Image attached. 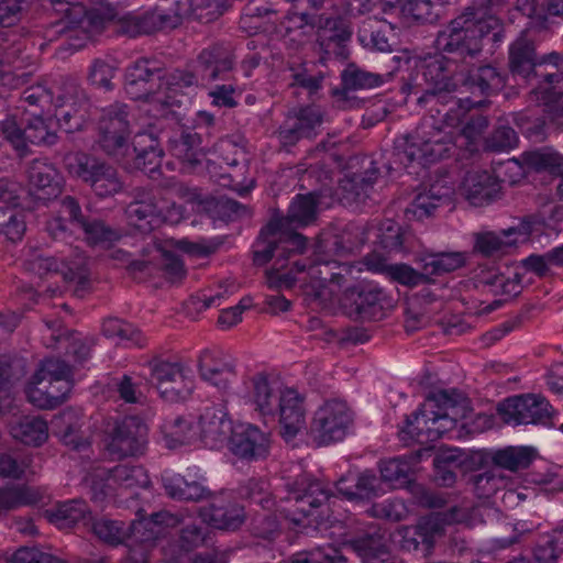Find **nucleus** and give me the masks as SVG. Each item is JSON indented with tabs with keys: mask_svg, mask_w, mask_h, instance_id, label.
I'll return each mask as SVG.
<instances>
[{
	"mask_svg": "<svg viewBox=\"0 0 563 563\" xmlns=\"http://www.w3.org/2000/svg\"><path fill=\"white\" fill-rule=\"evenodd\" d=\"M287 487L288 501L292 500L294 505L287 508H277L274 514L271 511L275 507V500L268 490L269 484L266 479L251 477L239 487V494L242 498L268 511L263 515V521L267 526L261 533L264 538H268L273 532L279 530L280 520L278 516L297 527L303 526L305 519H309V525L312 522L319 523L323 520L322 509L330 499L331 492L322 481L311 474L302 473L287 483Z\"/></svg>",
	"mask_w": 563,
	"mask_h": 563,
	"instance_id": "f257e3e1",
	"label": "nucleus"
},
{
	"mask_svg": "<svg viewBox=\"0 0 563 563\" xmlns=\"http://www.w3.org/2000/svg\"><path fill=\"white\" fill-rule=\"evenodd\" d=\"M504 37L503 21L471 4L438 31L434 46L460 65L477 58L486 43L498 45Z\"/></svg>",
	"mask_w": 563,
	"mask_h": 563,
	"instance_id": "f03ea898",
	"label": "nucleus"
},
{
	"mask_svg": "<svg viewBox=\"0 0 563 563\" xmlns=\"http://www.w3.org/2000/svg\"><path fill=\"white\" fill-rule=\"evenodd\" d=\"M406 64L411 71L402 77L404 93H421L417 98L421 106L434 100L441 104L452 103L450 111L461 108L463 100L453 96L459 86L455 76L460 65L456 62L438 51L433 55L408 58Z\"/></svg>",
	"mask_w": 563,
	"mask_h": 563,
	"instance_id": "7ed1b4c3",
	"label": "nucleus"
},
{
	"mask_svg": "<svg viewBox=\"0 0 563 563\" xmlns=\"http://www.w3.org/2000/svg\"><path fill=\"white\" fill-rule=\"evenodd\" d=\"M452 135L435 125L433 119L423 120L412 133L395 140L393 162L383 163L388 175L397 169L393 164L408 167L412 163L426 167L450 156Z\"/></svg>",
	"mask_w": 563,
	"mask_h": 563,
	"instance_id": "20e7f679",
	"label": "nucleus"
},
{
	"mask_svg": "<svg viewBox=\"0 0 563 563\" xmlns=\"http://www.w3.org/2000/svg\"><path fill=\"white\" fill-rule=\"evenodd\" d=\"M58 212V217L47 223V231L53 240L69 243L68 240L76 230L82 231L91 244L113 243L121 238L120 232L104 221L84 216L79 202L71 196H65L60 200Z\"/></svg>",
	"mask_w": 563,
	"mask_h": 563,
	"instance_id": "39448f33",
	"label": "nucleus"
},
{
	"mask_svg": "<svg viewBox=\"0 0 563 563\" xmlns=\"http://www.w3.org/2000/svg\"><path fill=\"white\" fill-rule=\"evenodd\" d=\"M132 133L130 106L117 101L101 109L96 145L102 153L115 159L124 158L130 151Z\"/></svg>",
	"mask_w": 563,
	"mask_h": 563,
	"instance_id": "423d86ee",
	"label": "nucleus"
},
{
	"mask_svg": "<svg viewBox=\"0 0 563 563\" xmlns=\"http://www.w3.org/2000/svg\"><path fill=\"white\" fill-rule=\"evenodd\" d=\"M68 173L84 181L99 198L117 195L123 188L118 169L111 164L86 153H75L65 157Z\"/></svg>",
	"mask_w": 563,
	"mask_h": 563,
	"instance_id": "0eeeda50",
	"label": "nucleus"
},
{
	"mask_svg": "<svg viewBox=\"0 0 563 563\" xmlns=\"http://www.w3.org/2000/svg\"><path fill=\"white\" fill-rule=\"evenodd\" d=\"M325 115L317 104H301L288 110L276 131L280 147L289 153L301 140H314L321 133Z\"/></svg>",
	"mask_w": 563,
	"mask_h": 563,
	"instance_id": "6e6552de",
	"label": "nucleus"
},
{
	"mask_svg": "<svg viewBox=\"0 0 563 563\" xmlns=\"http://www.w3.org/2000/svg\"><path fill=\"white\" fill-rule=\"evenodd\" d=\"M497 412L507 424H534L550 427L554 409L549 400L539 394L510 396L497 405Z\"/></svg>",
	"mask_w": 563,
	"mask_h": 563,
	"instance_id": "1a4fd4ad",
	"label": "nucleus"
},
{
	"mask_svg": "<svg viewBox=\"0 0 563 563\" xmlns=\"http://www.w3.org/2000/svg\"><path fill=\"white\" fill-rule=\"evenodd\" d=\"M180 521L179 516L167 510H161L147 518H141L134 527V532L129 538L124 563H148L150 552L155 547L156 541L165 534V529L174 528Z\"/></svg>",
	"mask_w": 563,
	"mask_h": 563,
	"instance_id": "9d476101",
	"label": "nucleus"
},
{
	"mask_svg": "<svg viewBox=\"0 0 563 563\" xmlns=\"http://www.w3.org/2000/svg\"><path fill=\"white\" fill-rule=\"evenodd\" d=\"M0 131L21 156L26 154L27 143L53 145L57 141L56 133L41 115L18 119L16 114H10L0 122Z\"/></svg>",
	"mask_w": 563,
	"mask_h": 563,
	"instance_id": "9b49d317",
	"label": "nucleus"
},
{
	"mask_svg": "<svg viewBox=\"0 0 563 563\" xmlns=\"http://www.w3.org/2000/svg\"><path fill=\"white\" fill-rule=\"evenodd\" d=\"M32 269L36 271L40 276L49 273L62 274L66 282L75 285L74 295L78 298H84L92 289L88 258L77 250L62 258L37 256L32 262Z\"/></svg>",
	"mask_w": 563,
	"mask_h": 563,
	"instance_id": "f8f14e48",
	"label": "nucleus"
},
{
	"mask_svg": "<svg viewBox=\"0 0 563 563\" xmlns=\"http://www.w3.org/2000/svg\"><path fill=\"white\" fill-rule=\"evenodd\" d=\"M353 416L345 401H325L313 413L310 434L319 445L342 441L352 426Z\"/></svg>",
	"mask_w": 563,
	"mask_h": 563,
	"instance_id": "ddd939ff",
	"label": "nucleus"
},
{
	"mask_svg": "<svg viewBox=\"0 0 563 563\" xmlns=\"http://www.w3.org/2000/svg\"><path fill=\"white\" fill-rule=\"evenodd\" d=\"M164 64L150 57H140L124 70V91L131 100H148L163 87Z\"/></svg>",
	"mask_w": 563,
	"mask_h": 563,
	"instance_id": "4468645a",
	"label": "nucleus"
},
{
	"mask_svg": "<svg viewBox=\"0 0 563 563\" xmlns=\"http://www.w3.org/2000/svg\"><path fill=\"white\" fill-rule=\"evenodd\" d=\"M355 166L360 168L346 173L340 180V200L345 206L365 202L380 175L379 162L372 155L355 156L350 161V167Z\"/></svg>",
	"mask_w": 563,
	"mask_h": 563,
	"instance_id": "2eb2a0df",
	"label": "nucleus"
},
{
	"mask_svg": "<svg viewBox=\"0 0 563 563\" xmlns=\"http://www.w3.org/2000/svg\"><path fill=\"white\" fill-rule=\"evenodd\" d=\"M386 301V291L378 284L367 280L346 287L342 297L349 314L363 321L380 319Z\"/></svg>",
	"mask_w": 563,
	"mask_h": 563,
	"instance_id": "dca6fc26",
	"label": "nucleus"
},
{
	"mask_svg": "<svg viewBox=\"0 0 563 563\" xmlns=\"http://www.w3.org/2000/svg\"><path fill=\"white\" fill-rule=\"evenodd\" d=\"M147 426L140 417L126 416L115 422L107 450L118 459L141 455L147 444Z\"/></svg>",
	"mask_w": 563,
	"mask_h": 563,
	"instance_id": "f3484780",
	"label": "nucleus"
},
{
	"mask_svg": "<svg viewBox=\"0 0 563 563\" xmlns=\"http://www.w3.org/2000/svg\"><path fill=\"white\" fill-rule=\"evenodd\" d=\"M340 77L341 87L333 88L332 96L338 106L344 110L360 109L365 104V99L357 97L355 91L380 87L385 82L384 75L367 71L355 63L347 64Z\"/></svg>",
	"mask_w": 563,
	"mask_h": 563,
	"instance_id": "a211bd4d",
	"label": "nucleus"
},
{
	"mask_svg": "<svg viewBox=\"0 0 563 563\" xmlns=\"http://www.w3.org/2000/svg\"><path fill=\"white\" fill-rule=\"evenodd\" d=\"M181 16L176 11H167L159 7L146 11L128 12L119 18V29L129 37L152 34L164 29L176 27Z\"/></svg>",
	"mask_w": 563,
	"mask_h": 563,
	"instance_id": "6ab92c4d",
	"label": "nucleus"
},
{
	"mask_svg": "<svg viewBox=\"0 0 563 563\" xmlns=\"http://www.w3.org/2000/svg\"><path fill=\"white\" fill-rule=\"evenodd\" d=\"M209 504L200 507L199 517L208 527L219 530L235 531L245 520L244 507L231 494H213L208 498Z\"/></svg>",
	"mask_w": 563,
	"mask_h": 563,
	"instance_id": "aec40b11",
	"label": "nucleus"
},
{
	"mask_svg": "<svg viewBox=\"0 0 563 563\" xmlns=\"http://www.w3.org/2000/svg\"><path fill=\"white\" fill-rule=\"evenodd\" d=\"M234 65L233 47L224 42H217L202 48L195 60V67L202 81L227 80Z\"/></svg>",
	"mask_w": 563,
	"mask_h": 563,
	"instance_id": "412c9836",
	"label": "nucleus"
},
{
	"mask_svg": "<svg viewBox=\"0 0 563 563\" xmlns=\"http://www.w3.org/2000/svg\"><path fill=\"white\" fill-rule=\"evenodd\" d=\"M99 476L104 483L100 484L93 481L91 486L93 498L99 500L112 495L115 485L121 488L131 489L134 487H146L150 484L146 470L139 464H119L103 471Z\"/></svg>",
	"mask_w": 563,
	"mask_h": 563,
	"instance_id": "4be33fe9",
	"label": "nucleus"
},
{
	"mask_svg": "<svg viewBox=\"0 0 563 563\" xmlns=\"http://www.w3.org/2000/svg\"><path fill=\"white\" fill-rule=\"evenodd\" d=\"M167 151L172 156L190 167L200 165L206 155L203 133L195 128L178 125L166 133Z\"/></svg>",
	"mask_w": 563,
	"mask_h": 563,
	"instance_id": "5701e85b",
	"label": "nucleus"
},
{
	"mask_svg": "<svg viewBox=\"0 0 563 563\" xmlns=\"http://www.w3.org/2000/svg\"><path fill=\"white\" fill-rule=\"evenodd\" d=\"M230 451L241 460L257 461L268 454L267 435L253 424H238L228 437Z\"/></svg>",
	"mask_w": 563,
	"mask_h": 563,
	"instance_id": "b1692460",
	"label": "nucleus"
},
{
	"mask_svg": "<svg viewBox=\"0 0 563 563\" xmlns=\"http://www.w3.org/2000/svg\"><path fill=\"white\" fill-rule=\"evenodd\" d=\"M297 273L307 272L311 279L318 280L321 286H343L346 275L351 273V265L335 258H328L325 255H316L314 258L294 260Z\"/></svg>",
	"mask_w": 563,
	"mask_h": 563,
	"instance_id": "393cba45",
	"label": "nucleus"
},
{
	"mask_svg": "<svg viewBox=\"0 0 563 563\" xmlns=\"http://www.w3.org/2000/svg\"><path fill=\"white\" fill-rule=\"evenodd\" d=\"M366 263L373 272L385 274L390 282L410 289L438 285V280H433L424 271V263H420V269H416L407 263L388 264L385 258L380 257L367 258Z\"/></svg>",
	"mask_w": 563,
	"mask_h": 563,
	"instance_id": "a878e982",
	"label": "nucleus"
},
{
	"mask_svg": "<svg viewBox=\"0 0 563 563\" xmlns=\"http://www.w3.org/2000/svg\"><path fill=\"white\" fill-rule=\"evenodd\" d=\"M205 482L203 476L192 475L191 473L181 475L164 472L162 474V484L166 495L181 501L198 503L208 499L212 492L205 485Z\"/></svg>",
	"mask_w": 563,
	"mask_h": 563,
	"instance_id": "bb28decb",
	"label": "nucleus"
},
{
	"mask_svg": "<svg viewBox=\"0 0 563 563\" xmlns=\"http://www.w3.org/2000/svg\"><path fill=\"white\" fill-rule=\"evenodd\" d=\"M335 489L340 498L356 506L367 505L382 494L379 479L369 470L360 473L356 478L342 476L336 481Z\"/></svg>",
	"mask_w": 563,
	"mask_h": 563,
	"instance_id": "cd10ccee",
	"label": "nucleus"
},
{
	"mask_svg": "<svg viewBox=\"0 0 563 563\" xmlns=\"http://www.w3.org/2000/svg\"><path fill=\"white\" fill-rule=\"evenodd\" d=\"M280 435L285 441L294 440L306 427L305 398L294 388H285L277 407Z\"/></svg>",
	"mask_w": 563,
	"mask_h": 563,
	"instance_id": "c85d7f7f",
	"label": "nucleus"
},
{
	"mask_svg": "<svg viewBox=\"0 0 563 563\" xmlns=\"http://www.w3.org/2000/svg\"><path fill=\"white\" fill-rule=\"evenodd\" d=\"M431 446H424L410 454L382 460L378 464L380 473V477H378L379 483H387L391 488L406 486L410 482L415 465L423 457L431 456Z\"/></svg>",
	"mask_w": 563,
	"mask_h": 563,
	"instance_id": "c756f323",
	"label": "nucleus"
},
{
	"mask_svg": "<svg viewBox=\"0 0 563 563\" xmlns=\"http://www.w3.org/2000/svg\"><path fill=\"white\" fill-rule=\"evenodd\" d=\"M540 58L536 43L528 37L520 36L509 46L508 67L514 77H520L532 84L540 69Z\"/></svg>",
	"mask_w": 563,
	"mask_h": 563,
	"instance_id": "7c9ffc66",
	"label": "nucleus"
},
{
	"mask_svg": "<svg viewBox=\"0 0 563 563\" xmlns=\"http://www.w3.org/2000/svg\"><path fill=\"white\" fill-rule=\"evenodd\" d=\"M507 84V74L486 64L472 66L463 74L462 85L472 93L490 97L500 92Z\"/></svg>",
	"mask_w": 563,
	"mask_h": 563,
	"instance_id": "2f4dec72",
	"label": "nucleus"
},
{
	"mask_svg": "<svg viewBox=\"0 0 563 563\" xmlns=\"http://www.w3.org/2000/svg\"><path fill=\"white\" fill-rule=\"evenodd\" d=\"M319 202L320 194L317 191H310L305 195L297 194L291 199L286 216L275 212L271 220H276L279 229L284 225L297 229L306 228L317 221Z\"/></svg>",
	"mask_w": 563,
	"mask_h": 563,
	"instance_id": "473e14b6",
	"label": "nucleus"
},
{
	"mask_svg": "<svg viewBox=\"0 0 563 563\" xmlns=\"http://www.w3.org/2000/svg\"><path fill=\"white\" fill-rule=\"evenodd\" d=\"M30 194L38 201L47 202L62 191L57 169L42 159H34L27 169Z\"/></svg>",
	"mask_w": 563,
	"mask_h": 563,
	"instance_id": "72a5a7b5",
	"label": "nucleus"
},
{
	"mask_svg": "<svg viewBox=\"0 0 563 563\" xmlns=\"http://www.w3.org/2000/svg\"><path fill=\"white\" fill-rule=\"evenodd\" d=\"M344 545L352 550L362 561L367 563L379 554H387L386 532L377 525H368L350 536Z\"/></svg>",
	"mask_w": 563,
	"mask_h": 563,
	"instance_id": "f704fd0d",
	"label": "nucleus"
},
{
	"mask_svg": "<svg viewBox=\"0 0 563 563\" xmlns=\"http://www.w3.org/2000/svg\"><path fill=\"white\" fill-rule=\"evenodd\" d=\"M200 437L206 445L217 448L224 443L233 429L223 405L206 406L199 417Z\"/></svg>",
	"mask_w": 563,
	"mask_h": 563,
	"instance_id": "c9c22d12",
	"label": "nucleus"
},
{
	"mask_svg": "<svg viewBox=\"0 0 563 563\" xmlns=\"http://www.w3.org/2000/svg\"><path fill=\"white\" fill-rule=\"evenodd\" d=\"M125 214L129 224L141 234L151 233L162 222V211L155 197L144 191L136 192L134 200L128 205Z\"/></svg>",
	"mask_w": 563,
	"mask_h": 563,
	"instance_id": "e433bc0d",
	"label": "nucleus"
},
{
	"mask_svg": "<svg viewBox=\"0 0 563 563\" xmlns=\"http://www.w3.org/2000/svg\"><path fill=\"white\" fill-rule=\"evenodd\" d=\"M398 438L407 446L413 443L427 444L440 439V431L431 424V413L427 405L419 406L406 416L405 423L398 431Z\"/></svg>",
	"mask_w": 563,
	"mask_h": 563,
	"instance_id": "4c0bfd02",
	"label": "nucleus"
},
{
	"mask_svg": "<svg viewBox=\"0 0 563 563\" xmlns=\"http://www.w3.org/2000/svg\"><path fill=\"white\" fill-rule=\"evenodd\" d=\"M200 377L217 387L225 390L232 377L235 376V366L228 361L221 351L205 350L198 361Z\"/></svg>",
	"mask_w": 563,
	"mask_h": 563,
	"instance_id": "58836bf2",
	"label": "nucleus"
},
{
	"mask_svg": "<svg viewBox=\"0 0 563 563\" xmlns=\"http://www.w3.org/2000/svg\"><path fill=\"white\" fill-rule=\"evenodd\" d=\"M462 189L466 200L474 207H482L495 200L500 185L487 172H470L466 174Z\"/></svg>",
	"mask_w": 563,
	"mask_h": 563,
	"instance_id": "ea45409f",
	"label": "nucleus"
},
{
	"mask_svg": "<svg viewBox=\"0 0 563 563\" xmlns=\"http://www.w3.org/2000/svg\"><path fill=\"white\" fill-rule=\"evenodd\" d=\"M286 70L289 73V87L299 88L310 98L318 96L323 89L325 73L316 68L314 63L307 60H287Z\"/></svg>",
	"mask_w": 563,
	"mask_h": 563,
	"instance_id": "a19ab883",
	"label": "nucleus"
},
{
	"mask_svg": "<svg viewBox=\"0 0 563 563\" xmlns=\"http://www.w3.org/2000/svg\"><path fill=\"white\" fill-rule=\"evenodd\" d=\"M45 518L59 529H69L79 522L84 525L90 522L91 512L85 500L70 499L46 509Z\"/></svg>",
	"mask_w": 563,
	"mask_h": 563,
	"instance_id": "79ce46f5",
	"label": "nucleus"
},
{
	"mask_svg": "<svg viewBox=\"0 0 563 563\" xmlns=\"http://www.w3.org/2000/svg\"><path fill=\"white\" fill-rule=\"evenodd\" d=\"M520 162L527 170L563 178V155L551 146L526 151L520 155Z\"/></svg>",
	"mask_w": 563,
	"mask_h": 563,
	"instance_id": "37998d69",
	"label": "nucleus"
},
{
	"mask_svg": "<svg viewBox=\"0 0 563 563\" xmlns=\"http://www.w3.org/2000/svg\"><path fill=\"white\" fill-rule=\"evenodd\" d=\"M457 0H406L402 14L417 24H435L446 13V8Z\"/></svg>",
	"mask_w": 563,
	"mask_h": 563,
	"instance_id": "c03bdc74",
	"label": "nucleus"
},
{
	"mask_svg": "<svg viewBox=\"0 0 563 563\" xmlns=\"http://www.w3.org/2000/svg\"><path fill=\"white\" fill-rule=\"evenodd\" d=\"M366 239L365 229L350 222L328 241L327 249L336 257L355 255L365 244Z\"/></svg>",
	"mask_w": 563,
	"mask_h": 563,
	"instance_id": "a18cd8bd",
	"label": "nucleus"
},
{
	"mask_svg": "<svg viewBox=\"0 0 563 563\" xmlns=\"http://www.w3.org/2000/svg\"><path fill=\"white\" fill-rule=\"evenodd\" d=\"M53 424L57 428L63 442L73 450L81 451L89 446V441L81 432V417L76 410L69 408L56 415Z\"/></svg>",
	"mask_w": 563,
	"mask_h": 563,
	"instance_id": "49530a36",
	"label": "nucleus"
},
{
	"mask_svg": "<svg viewBox=\"0 0 563 563\" xmlns=\"http://www.w3.org/2000/svg\"><path fill=\"white\" fill-rule=\"evenodd\" d=\"M43 499L41 492L26 484L0 486V515L24 506H35Z\"/></svg>",
	"mask_w": 563,
	"mask_h": 563,
	"instance_id": "de8ad7c7",
	"label": "nucleus"
},
{
	"mask_svg": "<svg viewBox=\"0 0 563 563\" xmlns=\"http://www.w3.org/2000/svg\"><path fill=\"white\" fill-rule=\"evenodd\" d=\"M276 242L278 246V257L274 265L280 268H287L291 265L290 260L303 254L308 246V239L297 232V228L284 225L276 232Z\"/></svg>",
	"mask_w": 563,
	"mask_h": 563,
	"instance_id": "09e8293b",
	"label": "nucleus"
},
{
	"mask_svg": "<svg viewBox=\"0 0 563 563\" xmlns=\"http://www.w3.org/2000/svg\"><path fill=\"white\" fill-rule=\"evenodd\" d=\"M252 383L256 410L262 416L275 418L278 404L282 401V397H284V389H274L268 382V377L264 374L255 375Z\"/></svg>",
	"mask_w": 563,
	"mask_h": 563,
	"instance_id": "8fccbe9b",
	"label": "nucleus"
},
{
	"mask_svg": "<svg viewBox=\"0 0 563 563\" xmlns=\"http://www.w3.org/2000/svg\"><path fill=\"white\" fill-rule=\"evenodd\" d=\"M85 19L87 22L80 23H55L56 32L59 34H69L67 40L62 44L65 49L70 52H77L91 41L92 34L90 27L98 26L101 24L100 19L97 15H90L85 12Z\"/></svg>",
	"mask_w": 563,
	"mask_h": 563,
	"instance_id": "3c124183",
	"label": "nucleus"
},
{
	"mask_svg": "<svg viewBox=\"0 0 563 563\" xmlns=\"http://www.w3.org/2000/svg\"><path fill=\"white\" fill-rule=\"evenodd\" d=\"M278 222L271 220L262 227L260 233L252 245V260L255 266H264L273 258L277 261L278 246L276 242V232L279 231Z\"/></svg>",
	"mask_w": 563,
	"mask_h": 563,
	"instance_id": "603ef678",
	"label": "nucleus"
},
{
	"mask_svg": "<svg viewBox=\"0 0 563 563\" xmlns=\"http://www.w3.org/2000/svg\"><path fill=\"white\" fill-rule=\"evenodd\" d=\"M71 367L65 361L52 357L42 362L40 369L33 376V382L36 385H42L44 380H47L49 386L62 384L58 386L60 393H65L67 396L71 389Z\"/></svg>",
	"mask_w": 563,
	"mask_h": 563,
	"instance_id": "864d4df0",
	"label": "nucleus"
},
{
	"mask_svg": "<svg viewBox=\"0 0 563 563\" xmlns=\"http://www.w3.org/2000/svg\"><path fill=\"white\" fill-rule=\"evenodd\" d=\"M466 261V253L456 251L430 253L421 257L419 263H424V271H427L429 277L437 280V277L465 266Z\"/></svg>",
	"mask_w": 563,
	"mask_h": 563,
	"instance_id": "5fc2aeb1",
	"label": "nucleus"
},
{
	"mask_svg": "<svg viewBox=\"0 0 563 563\" xmlns=\"http://www.w3.org/2000/svg\"><path fill=\"white\" fill-rule=\"evenodd\" d=\"M517 233L516 228L501 230L499 233L485 231L474 233L473 252L483 257H492L503 252L506 247L516 244V240L509 238Z\"/></svg>",
	"mask_w": 563,
	"mask_h": 563,
	"instance_id": "6e6d98bb",
	"label": "nucleus"
},
{
	"mask_svg": "<svg viewBox=\"0 0 563 563\" xmlns=\"http://www.w3.org/2000/svg\"><path fill=\"white\" fill-rule=\"evenodd\" d=\"M11 434L25 445L41 446L48 438V426L41 417L25 416L11 427Z\"/></svg>",
	"mask_w": 563,
	"mask_h": 563,
	"instance_id": "4d7b16f0",
	"label": "nucleus"
},
{
	"mask_svg": "<svg viewBox=\"0 0 563 563\" xmlns=\"http://www.w3.org/2000/svg\"><path fill=\"white\" fill-rule=\"evenodd\" d=\"M537 456V450L531 446H507L493 454V463L504 470L517 472L528 468Z\"/></svg>",
	"mask_w": 563,
	"mask_h": 563,
	"instance_id": "13d9d810",
	"label": "nucleus"
},
{
	"mask_svg": "<svg viewBox=\"0 0 563 563\" xmlns=\"http://www.w3.org/2000/svg\"><path fill=\"white\" fill-rule=\"evenodd\" d=\"M141 519L132 521L128 527L123 521L101 519L92 523L93 533L110 545L123 544L129 548V538Z\"/></svg>",
	"mask_w": 563,
	"mask_h": 563,
	"instance_id": "bf43d9fd",
	"label": "nucleus"
},
{
	"mask_svg": "<svg viewBox=\"0 0 563 563\" xmlns=\"http://www.w3.org/2000/svg\"><path fill=\"white\" fill-rule=\"evenodd\" d=\"M54 106L55 108L65 107L64 111L74 115L77 114L79 110L89 112L90 102L86 91L79 85L74 81H67L58 88Z\"/></svg>",
	"mask_w": 563,
	"mask_h": 563,
	"instance_id": "052dcab7",
	"label": "nucleus"
},
{
	"mask_svg": "<svg viewBox=\"0 0 563 563\" xmlns=\"http://www.w3.org/2000/svg\"><path fill=\"white\" fill-rule=\"evenodd\" d=\"M190 201L201 206L202 210L207 212H214L220 217L228 218L240 216L241 211H244L245 209L242 203L234 199L227 197L214 198L211 196H205L197 190L191 194Z\"/></svg>",
	"mask_w": 563,
	"mask_h": 563,
	"instance_id": "680f3d73",
	"label": "nucleus"
},
{
	"mask_svg": "<svg viewBox=\"0 0 563 563\" xmlns=\"http://www.w3.org/2000/svg\"><path fill=\"white\" fill-rule=\"evenodd\" d=\"M151 369V384L158 390L159 395L164 386L170 383H180L181 374L185 373L180 362H168L155 358L148 364Z\"/></svg>",
	"mask_w": 563,
	"mask_h": 563,
	"instance_id": "e2e57ef3",
	"label": "nucleus"
},
{
	"mask_svg": "<svg viewBox=\"0 0 563 563\" xmlns=\"http://www.w3.org/2000/svg\"><path fill=\"white\" fill-rule=\"evenodd\" d=\"M118 65L114 59L95 58L88 70V81L98 89L112 91L114 84L112 79L115 77Z\"/></svg>",
	"mask_w": 563,
	"mask_h": 563,
	"instance_id": "0e129e2a",
	"label": "nucleus"
},
{
	"mask_svg": "<svg viewBox=\"0 0 563 563\" xmlns=\"http://www.w3.org/2000/svg\"><path fill=\"white\" fill-rule=\"evenodd\" d=\"M209 529L201 522H190L180 528L179 537L177 539V547L184 553L180 555H188L197 548L203 545L207 541Z\"/></svg>",
	"mask_w": 563,
	"mask_h": 563,
	"instance_id": "69168bd1",
	"label": "nucleus"
},
{
	"mask_svg": "<svg viewBox=\"0 0 563 563\" xmlns=\"http://www.w3.org/2000/svg\"><path fill=\"white\" fill-rule=\"evenodd\" d=\"M533 82H536V93L540 95L544 103H548L563 92V70L543 73L539 69Z\"/></svg>",
	"mask_w": 563,
	"mask_h": 563,
	"instance_id": "338daca9",
	"label": "nucleus"
},
{
	"mask_svg": "<svg viewBox=\"0 0 563 563\" xmlns=\"http://www.w3.org/2000/svg\"><path fill=\"white\" fill-rule=\"evenodd\" d=\"M519 137L509 125L500 124L485 139L484 150L493 153L507 152L517 146Z\"/></svg>",
	"mask_w": 563,
	"mask_h": 563,
	"instance_id": "774afa93",
	"label": "nucleus"
}]
</instances>
